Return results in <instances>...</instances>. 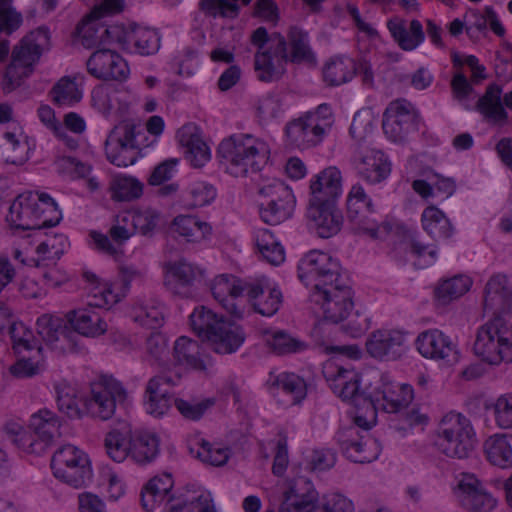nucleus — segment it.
Returning <instances> with one entry per match:
<instances>
[{"label": "nucleus", "mask_w": 512, "mask_h": 512, "mask_svg": "<svg viewBox=\"0 0 512 512\" xmlns=\"http://www.w3.org/2000/svg\"><path fill=\"white\" fill-rule=\"evenodd\" d=\"M297 269L298 278L305 285L318 281L309 300L321 307L325 320L337 324L349 317L354 306V294L348 281L342 277L336 258H300Z\"/></svg>", "instance_id": "f257e3e1"}, {"label": "nucleus", "mask_w": 512, "mask_h": 512, "mask_svg": "<svg viewBox=\"0 0 512 512\" xmlns=\"http://www.w3.org/2000/svg\"><path fill=\"white\" fill-rule=\"evenodd\" d=\"M373 116L370 111L357 112L350 126V134L356 142L353 165L359 177L370 184L385 180L391 172V164L381 150L371 145Z\"/></svg>", "instance_id": "f03ea898"}, {"label": "nucleus", "mask_w": 512, "mask_h": 512, "mask_svg": "<svg viewBox=\"0 0 512 512\" xmlns=\"http://www.w3.org/2000/svg\"><path fill=\"white\" fill-rule=\"evenodd\" d=\"M218 154L226 171L234 177H246L259 172L268 162L269 145L246 133L234 134L221 141Z\"/></svg>", "instance_id": "7ed1b4c3"}, {"label": "nucleus", "mask_w": 512, "mask_h": 512, "mask_svg": "<svg viewBox=\"0 0 512 512\" xmlns=\"http://www.w3.org/2000/svg\"><path fill=\"white\" fill-rule=\"evenodd\" d=\"M475 355L490 365L512 361V325L495 316L479 327L473 345Z\"/></svg>", "instance_id": "20e7f679"}, {"label": "nucleus", "mask_w": 512, "mask_h": 512, "mask_svg": "<svg viewBox=\"0 0 512 512\" xmlns=\"http://www.w3.org/2000/svg\"><path fill=\"white\" fill-rule=\"evenodd\" d=\"M476 435L468 418L461 414L449 413L439 423L436 446L449 458L465 459L473 452Z\"/></svg>", "instance_id": "39448f33"}, {"label": "nucleus", "mask_w": 512, "mask_h": 512, "mask_svg": "<svg viewBox=\"0 0 512 512\" xmlns=\"http://www.w3.org/2000/svg\"><path fill=\"white\" fill-rule=\"evenodd\" d=\"M145 133L140 126L131 121H121L109 132L105 140V155L107 160L117 167L133 165L142 146Z\"/></svg>", "instance_id": "423d86ee"}, {"label": "nucleus", "mask_w": 512, "mask_h": 512, "mask_svg": "<svg viewBox=\"0 0 512 512\" xmlns=\"http://www.w3.org/2000/svg\"><path fill=\"white\" fill-rule=\"evenodd\" d=\"M332 124L328 106L320 105L316 112L287 123L285 133L290 143L299 149H307L319 144Z\"/></svg>", "instance_id": "0eeeda50"}, {"label": "nucleus", "mask_w": 512, "mask_h": 512, "mask_svg": "<svg viewBox=\"0 0 512 512\" xmlns=\"http://www.w3.org/2000/svg\"><path fill=\"white\" fill-rule=\"evenodd\" d=\"M261 219L269 225H278L289 219L295 209L296 199L292 190L280 180H272L259 188Z\"/></svg>", "instance_id": "6e6552de"}, {"label": "nucleus", "mask_w": 512, "mask_h": 512, "mask_svg": "<svg viewBox=\"0 0 512 512\" xmlns=\"http://www.w3.org/2000/svg\"><path fill=\"white\" fill-rule=\"evenodd\" d=\"M51 468L57 479L75 488L84 486L92 475L86 453L70 444L53 454Z\"/></svg>", "instance_id": "1a4fd4ad"}, {"label": "nucleus", "mask_w": 512, "mask_h": 512, "mask_svg": "<svg viewBox=\"0 0 512 512\" xmlns=\"http://www.w3.org/2000/svg\"><path fill=\"white\" fill-rule=\"evenodd\" d=\"M323 374L331 390L343 401L357 408H375L374 400L360 390V376L354 369L329 361L323 367Z\"/></svg>", "instance_id": "9d476101"}, {"label": "nucleus", "mask_w": 512, "mask_h": 512, "mask_svg": "<svg viewBox=\"0 0 512 512\" xmlns=\"http://www.w3.org/2000/svg\"><path fill=\"white\" fill-rule=\"evenodd\" d=\"M164 285L182 298L192 297L195 287L207 279L206 269L190 261L176 258L164 263Z\"/></svg>", "instance_id": "9b49d317"}, {"label": "nucleus", "mask_w": 512, "mask_h": 512, "mask_svg": "<svg viewBox=\"0 0 512 512\" xmlns=\"http://www.w3.org/2000/svg\"><path fill=\"white\" fill-rule=\"evenodd\" d=\"M37 200L39 198L36 197L33 191L20 194L10 206L7 221L15 228L22 230H39L58 225L62 219V212L45 207L49 219H45L43 222L39 216L40 214L35 212Z\"/></svg>", "instance_id": "f8f14e48"}, {"label": "nucleus", "mask_w": 512, "mask_h": 512, "mask_svg": "<svg viewBox=\"0 0 512 512\" xmlns=\"http://www.w3.org/2000/svg\"><path fill=\"white\" fill-rule=\"evenodd\" d=\"M125 399L126 391L122 384L111 376H102L91 384L85 407L92 417L108 420L114 415L117 403Z\"/></svg>", "instance_id": "ddd939ff"}, {"label": "nucleus", "mask_w": 512, "mask_h": 512, "mask_svg": "<svg viewBox=\"0 0 512 512\" xmlns=\"http://www.w3.org/2000/svg\"><path fill=\"white\" fill-rule=\"evenodd\" d=\"M289 61L286 39L280 33H272L271 48L255 53L254 68L261 81L278 79L285 71Z\"/></svg>", "instance_id": "4468645a"}, {"label": "nucleus", "mask_w": 512, "mask_h": 512, "mask_svg": "<svg viewBox=\"0 0 512 512\" xmlns=\"http://www.w3.org/2000/svg\"><path fill=\"white\" fill-rule=\"evenodd\" d=\"M417 119L418 113L410 102L395 100L384 112L383 131L392 141H403L410 132L417 130Z\"/></svg>", "instance_id": "2eb2a0df"}, {"label": "nucleus", "mask_w": 512, "mask_h": 512, "mask_svg": "<svg viewBox=\"0 0 512 512\" xmlns=\"http://www.w3.org/2000/svg\"><path fill=\"white\" fill-rule=\"evenodd\" d=\"M181 379L179 372H173L170 368L163 367L159 374L152 377L146 386V410L149 414L159 417L170 408L172 395L167 387L176 386Z\"/></svg>", "instance_id": "dca6fc26"}, {"label": "nucleus", "mask_w": 512, "mask_h": 512, "mask_svg": "<svg viewBox=\"0 0 512 512\" xmlns=\"http://www.w3.org/2000/svg\"><path fill=\"white\" fill-rule=\"evenodd\" d=\"M338 444L343 453L356 463H368L376 460L380 454V445L368 433L361 435L358 427H348L338 432Z\"/></svg>", "instance_id": "f3484780"}, {"label": "nucleus", "mask_w": 512, "mask_h": 512, "mask_svg": "<svg viewBox=\"0 0 512 512\" xmlns=\"http://www.w3.org/2000/svg\"><path fill=\"white\" fill-rule=\"evenodd\" d=\"M60 421L58 417L48 409H41L33 414L30 419L28 436L23 439L30 454H42L51 445L54 438L59 435Z\"/></svg>", "instance_id": "a211bd4d"}, {"label": "nucleus", "mask_w": 512, "mask_h": 512, "mask_svg": "<svg viewBox=\"0 0 512 512\" xmlns=\"http://www.w3.org/2000/svg\"><path fill=\"white\" fill-rule=\"evenodd\" d=\"M88 73L101 80L125 81L129 76L127 62L110 48L94 51L86 62Z\"/></svg>", "instance_id": "6ab92c4d"}, {"label": "nucleus", "mask_w": 512, "mask_h": 512, "mask_svg": "<svg viewBox=\"0 0 512 512\" xmlns=\"http://www.w3.org/2000/svg\"><path fill=\"white\" fill-rule=\"evenodd\" d=\"M505 108L512 110V90L503 95L502 87L495 83L487 86L485 93L476 103V109L484 120L499 127L508 122V113Z\"/></svg>", "instance_id": "aec40b11"}, {"label": "nucleus", "mask_w": 512, "mask_h": 512, "mask_svg": "<svg viewBox=\"0 0 512 512\" xmlns=\"http://www.w3.org/2000/svg\"><path fill=\"white\" fill-rule=\"evenodd\" d=\"M318 492L310 480L305 477L296 478L284 493V500L279 512H315Z\"/></svg>", "instance_id": "412c9836"}, {"label": "nucleus", "mask_w": 512, "mask_h": 512, "mask_svg": "<svg viewBox=\"0 0 512 512\" xmlns=\"http://www.w3.org/2000/svg\"><path fill=\"white\" fill-rule=\"evenodd\" d=\"M248 283L234 275L221 274L211 286L213 297L232 315L241 318L244 307L236 303V299L247 289Z\"/></svg>", "instance_id": "4be33fe9"}, {"label": "nucleus", "mask_w": 512, "mask_h": 512, "mask_svg": "<svg viewBox=\"0 0 512 512\" xmlns=\"http://www.w3.org/2000/svg\"><path fill=\"white\" fill-rule=\"evenodd\" d=\"M341 193V172L334 166L327 167L311 179L309 204L335 203Z\"/></svg>", "instance_id": "5701e85b"}, {"label": "nucleus", "mask_w": 512, "mask_h": 512, "mask_svg": "<svg viewBox=\"0 0 512 512\" xmlns=\"http://www.w3.org/2000/svg\"><path fill=\"white\" fill-rule=\"evenodd\" d=\"M306 215L309 226L321 238H330L341 230L343 216L335 203L309 204Z\"/></svg>", "instance_id": "b1692460"}, {"label": "nucleus", "mask_w": 512, "mask_h": 512, "mask_svg": "<svg viewBox=\"0 0 512 512\" xmlns=\"http://www.w3.org/2000/svg\"><path fill=\"white\" fill-rule=\"evenodd\" d=\"M405 335L398 330L382 329L371 333L367 342V352L376 359L395 360L404 350Z\"/></svg>", "instance_id": "393cba45"}, {"label": "nucleus", "mask_w": 512, "mask_h": 512, "mask_svg": "<svg viewBox=\"0 0 512 512\" xmlns=\"http://www.w3.org/2000/svg\"><path fill=\"white\" fill-rule=\"evenodd\" d=\"M246 291L248 301L254 311L263 316L274 315L282 304L281 291L271 286L264 278L254 283H248Z\"/></svg>", "instance_id": "a878e982"}, {"label": "nucleus", "mask_w": 512, "mask_h": 512, "mask_svg": "<svg viewBox=\"0 0 512 512\" xmlns=\"http://www.w3.org/2000/svg\"><path fill=\"white\" fill-rule=\"evenodd\" d=\"M458 486L462 493L461 503L468 511L491 512L495 509L497 500L473 475H464Z\"/></svg>", "instance_id": "bb28decb"}, {"label": "nucleus", "mask_w": 512, "mask_h": 512, "mask_svg": "<svg viewBox=\"0 0 512 512\" xmlns=\"http://www.w3.org/2000/svg\"><path fill=\"white\" fill-rule=\"evenodd\" d=\"M419 353L430 359L456 360L457 350L454 343L437 329L420 333L416 339Z\"/></svg>", "instance_id": "cd10ccee"}, {"label": "nucleus", "mask_w": 512, "mask_h": 512, "mask_svg": "<svg viewBox=\"0 0 512 512\" xmlns=\"http://www.w3.org/2000/svg\"><path fill=\"white\" fill-rule=\"evenodd\" d=\"M50 43L49 31L40 27L31 31L22 38L12 51V59L28 68L40 58L43 50L48 49Z\"/></svg>", "instance_id": "c85d7f7f"}, {"label": "nucleus", "mask_w": 512, "mask_h": 512, "mask_svg": "<svg viewBox=\"0 0 512 512\" xmlns=\"http://www.w3.org/2000/svg\"><path fill=\"white\" fill-rule=\"evenodd\" d=\"M245 338L246 335L241 326L224 319L209 336L207 342L215 353L226 355L236 352Z\"/></svg>", "instance_id": "c756f323"}, {"label": "nucleus", "mask_w": 512, "mask_h": 512, "mask_svg": "<svg viewBox=\"0 0 512 512\" xmlns=\"http://www.w3.org/2000/svg\"><path fill=\"white\" fill-rule=\"evenodd\" d=\"M387 28L399 47L405 51L414 50L425 39L423 26L416 19L407 25L406 20L394 17L387 22Z\"/></svg>", "instance_id": "7c9ffc66"}, {"label": "nucleus", "mask_w": 512, "mask_h": 512, "mask_svg": "<svg viewBox=\"0 0 512 512\" xmlns=\"http://www.w3.org/2000/svg\"><path fill=\"white\" fill-rule=\"evenodd\" d=\"M413 389L408 384L383 382L377 393L376 402L388 413H396L407 408L413 401Z\"/></svg>", "instance_id": "2f4dec72"}, {"label": "nucleus", "mask_w": 512, "mask_h": 512, "mask_svg": "<svg viewBox=\"0 0 512 512\" xmlns=\"http://www.w3.org/2000/svg\"><path fill=\"white\" fill-rule=\"evenodd\" d=\"M91 307L71 310L66 314V319L79 334L97 337L107 331L108 325L99 313L91 309Z\"/></svg>", "instance_id": "473e14b6"}, {"label": "nucleus", "mask_w": 512, "mask_h": 512, "mask_svg": "<svg viewBox=\"0 0 512 512\" xmlns=\"http://www.w3.org/2000/svg\"><path fill=\"white\" fill-rule=\"evenodd\" d=\"M173 359L186 369L205 371L204 353L198 341L186 336L179 337L173 347Z\"/></svg>", "instance_id": "72a5a7b5"}, {"label": "nucleus", "mask_w": 512, "mask_h": 512, "mask_svg": "<svg viewBox=\"0 0 512 512\" xmlns=\"http://www.w3.org/2000/svg\"><path fill=\"white\" fill-rule=\"evenodd\" d=\"M267 384L275 396L279 394V391L288 395L290 398L288 401L292 405L300 403L306 397L305 381L293 373L270 375Z\"/></svg>", "instance_id": "f704fd0d"}, {"label": "nucleus", "mask_w": 512, "mask_h": 512, "mask_svg": "<svg viewBox=\"0 0 512 512\" xmlns=\"http://www.w3.org/2000/svg\"><path fill=\"white\" fill-rule=\"evenodd\" d=\"M159 438L148 432H132L130 458L138 464L151 463L159 454Z\"/></svg>", "instance_id": "c9c22d12"}, {"label": "nucleus", "mask_w": 512, "mask_h": 512, "mask_svg": "<svg viewBox=\"0 0 512 512\" xmlns=\"http://www.w3.org/2000/svg\"><path fill=\"white\" fill-rule=\"evenodd\" d=\"M487 460L494 466L509 468L512 466V437L507 434H495L484 442Z\"/></svg>", "instance_id": "e433bc0d"}, {"label": "nucleus", "mask_w": 512, "mask_h": 512, "mask_svg": "<svg viewBox=\"0 0 512 512\" xmlns=\"http://www.w3.org/2000/svg\"><path fill=\"white\" fill-rule=\"evenodd\" d=\"M421 226L433 239H447L454 232L449 218L435 205H429L423 210Z\"/></svg>", "instance_id": "4c0bfd02"}, {"label": "nucleus", "mask_w": 512, "mask_h": 512, "mask_svg": "<svg viewBox=\"0 0 512 512\" xmlns=\"http://www.w3.org/2000/svg\"><path fill=\"white\" fill-rule=\"evenodd\" d=\"M357 73V63L347 56L331 58L323 68V79L329 86L349 82Z\"/></svg>", "instance_id": "58836bf2"}, {"label": "nucleus", "mask_w": 512, "mask_h": 512, "mask_svg": "<svg viewBox=\"0 0 512 512\" xmlns=\"http://www.w3.org/2000/svg\"><path fill=\"white\" fill-rule=\"evenodd\" d=\"M82 276L91 285L88 294V306L109 308L119 301V297L113 291L112 286L108 283H102L94 272L84 270Z\"/></svg>", "instance_id": "ea45409f"}, {"label": "nucleus", "mask_w": 512, "mask_h": 512, "mask_svg": "<svg viewBox=\"0 0 512 512\" xmlns=\"http://www.w3.org/2000/svg\"><path fill=\"white\" fill-rule=\"evenodd\" d=\"M131 428L124 424L112 429L105 436L104 446L108 456L115 462H123L130 457Z\"/></svg>", "instance_id": "a19ab883"}, {"label": "nucleus", "mask_w": 512, "mask_h": 512, "mask_svg": "<svg viewBox=\"0 0 512 512\" xmlns=\"http://www.w3.org/2000/svg\"><path fill=\"white\" fill-rule=\"evenodd\" d=\"M83 76H64L58 80L51 90L52 100L57 105H72L82 99L80 85Z\"/></svg>", "instance_id": "79ce46f5"}, {"label": "nucleus", "mask_w": 512, "mask_h": 512, "mask_svg": "<svg viewBox=\"0 0 512 512\" xmlns=\"http://www.w3.org/2000/svg\"><path fill=\"white\" fill-rule=\"evenodd\" d=\"M510 289L505 275H495L487 282L484 291L485 309H505L510 300Z\"/></svg>", "instance_id": "37998d69"}, {"label": "nucleus", "mask_w": 512, "mask_h": 512, "mask_svg": "<svg viewBox=\"0 0 512 512\" xmlns=\"http://www.w3.org/2000/svg\"><path fill=\"white\" fill-rule=\"evenodd\" d=\"M189 319L192 330L198 337L206 341L224 320L223 317H219L204 306L195 308Z\"/></svg>", "instance_id": "c03bdc74"}, {"label": "nucleus", "mask_w": 512, "mask_h": 512, "mask_svg": "<svg viewBox=\"0 0 512 512\" xmlns=\"http://www.w3.org/2000/svg\"><path fill=\"white\" fill-rule=\"evenodd\" d=\"M173 229L189 242H198L211 233V226L193 216L180 215L173 220Z\"/></svg>", "instance_id": "a18cd8bd"}, {"label": "nucleus", "mask_w": 512, "mask_h": 512, "mask_svg": "<svg viewBox=\"0 0 512 512\" xmlns=\"http://www.w3.org/2000/svg\"><path fill=\"white\" fill-rule=\"evenodd\" d=\"M472 280L464 275H457L441 282L434 291L436 300L441 305L463 296L471 287Z\"/></svg>", "instance_id": "49530a36"}, {"label": "nucleus", "mask_w": 512, "mask_h": 512, "mask_svg": "<svg viewBox=\"0 0 512 512\" xmlns=\"http://www.w3.org/2000/svg\"><path fill=\"white\" fill-rule=\"evenodd\" d=\"M180 142L186 148L185 157L194 167H202L210 159V149L197 134L187 133L180 135Z\"/></svg>", "instance_id": "de8ad7c7"}, {"label": "nucleus", "mask_w": 512, "mask_h": 512, "mask_svg": "<svg viewBox=\"0 0 512 512\" xmlns=\"http://www.w3.org/2000/svg\"><path fill=\"white\" fill-rule=\"evenodd\" d=\"M159 213L151 208L137 209L122 217V222L130 223L133 231L141 235H151L159 221Z\"/></svg>", "instance_id": "09e8293b"}, {"label": "nucleus", "mask_w": 512, "mask_h": 512, "mask_svg": "<svg viewBox=\"0 0 512 512\" xmlns=\"http://www.w3.org/2000/svg\"><path fill=\"white\" fill-rule=\"evenodd\" d=\"M128 45L133 44L142 55H150L158 51L160 38L153 29L135 27L128 31Z\"/></svg>", "instance_id": "8fccbe9b"}, {"label": "nucleus", "mask_w": 512, "mask_h": 512, "mask_svg": "<svg viewBox=\"0 0 512 512\" xmlns=\"http://www.w3.org/2000/svg\"><path fill=\"white\" fill-rule=\"evenodd\" d=\"M101 18H94L90 14L78 25L77 33L81 44L88 49L102 48V31L104 24L99 22Z\"/></svg>", "instance_id": "3c124183"}, {"label": "nucleus", "mask_w": 512, "mask_h": 512, "mask_svg": "<svg viewBox=\"0 0 512 512\" xmlns=\"http://www.w3.org/2000/svg\"><path fill=\"white\" fill-rule=\"evenodd\" d=\"M289 44L291 52L289 53V61L302 62L313 59V53L309 45L308 33L299 27H291L288 32Z\"/></svg>", "instance_id": "603ef678"}, {"label": "nucleus", "mask_w": 512, "mask_h": 512, "mask_svg": "<svg viewBox=\"0 0 512 512\" xmlns=\"http://www.w3.org/2000/svg\"><path fill=\"white\" fill-rule=\"evenodd\" d=\"M215 197L216 190L212 185L205 182H195L183 194V202L188 208H198L211 203Z\"/></svg>", "instance_id": "864d4df0"}, {"label": "nucleus", "mask_w": 512, "mask_h": 512, "mask_svg": "<svg viewBox=\"0 0 512 512\" xmlns=\"http://www.w3.org/2000/svg\"><path fill=\"white\" fill-rule=\"evenodd\" d=\"M8 332L12 341V347L16 353L34 348L37 349L38 353L41 352L42 348L38 346L33 332L24 323L18 321L11 323Z\"/></svg>", "instance_id": "5fc2aeb1"}, {"label": "nucleus", "mask_w": 512, "mask_h": 512, "mask_svg": "<svg viewBox=\"0 0 512 512\" xmlns=\"http://www.w3.org/2000/svg\"><path fill=\"white\" fill-rule=\"evenodd\" d=\"M111 190L113 199L131 201L143 194V184L133 177H119L113 181Z\"/></svg>", "instance_id": "6e6d98bb"}, {"label": "nucleus", "mask_w": 512, "mask_h": 512, "mask_svg": "<svg viewBox=\"0 0 512 512\" xmlns=\"http://www.w3.org/2000/svg\"><path fill=\"white\" fill-rule=\"evenodd\" d=\"M370 212H374L371 199L368 198L361 185H353L347 197V216L349 220L359 218L361 214Z\"/></svg>", "instance_id": "4d7b16f0"}, {"label": "nucleus", "mask_w": 512, "mask_h": 512, "mask_svg": "<svg viewBox=\"0 0 512 512\" xmlns=\"http://www.w3.org/2000/svg\"><path fill=\"white\" fill-rule=\"evenodd\" d=\"M36 327L38 335L47 344L57 342L61 336L63 337V340H66V335L59 318L44 314L38 318Z\"/></svg>", "instance_id": "13d9d810"}, {"label": "nucleus", "mask_w": 512, "mask_h": 512, "mask_svg": "<svg viewBox=\"0 0 512 512\" xmlns=\"http://www.w3.org/2000/svg\"><path fill=\"white\" fill-rule=\"evenodd\" d=\"M372 215L373 212L363 213L359 218L351 219L350 221L371 238L382 240L390 234L392 231V225L387 221L377 224L376 221L372 219Z\"/></svg>", "instance_id": "bf43d9fd"}, {"label": "nucleus", "mask_w": 512, "mask_h": 512, "mask_svg": "<svg viewBox=\"0 0 512 512\" xmlns=\"http://www.w3.org/2000/svg\"><path fill=\"white\" fill-rule=\"evenodd\" d=\"M200 10L211 17L235 18L239 14V5L228 0H201Z\"/></svg>", "instance_id": "052dcab7"}, {"label": "nucleus", "mask_w": 512, "mask_h": 512, "mask_svg": "<svg viewBox=\"0 0 512 512\" xmlns=\"http://www.w3.org/2000/svg\"><path fill=\"white\" fill-rule=\"evenodd\" d=\"M32 72L31 68H28L20 63H16L12 59L10 65L6 68L2 88L5 93H10L22 84V81L27 78Z\"/></svg>", "instance_id": "680f3d73"}, {"label": "nucleus", "mask_w": 512, "mask_h": 512, "mask_svg": "<svg viewBox=\"0 0 512 512\" xmlns=\"http://www.w3.org/2000/svg\"><path fill=\"white\" fill-rule=\"evenodd\" d=\"M173 487V480L169 474H163L152 478L145 488L148 490L146 497L152 498L153 501H159V503L169 502L172 498H167L169 492Z\"/></svg>", "instance_id": "e2e57ef3"}, {"label": "nucleus", "mask_w": 512, "mask_h": 512, "mask_svg": "<svg viewBox=\"0 0 512 512\" xmlns=\"http://www.w3.org/2000/svg\"><path fill=\"white\" fill-rule=\"evenodd\" d=\"M57 406L60 412L71 419L82 417V410L79 407L75 392L71 388L57 389Z\"/></svg>", "instance_id": "0e129e2a"}, {"label": "nucleus", "mask_w": 512, "mask_h": 512, "mask_svg": "<svg viewBox=\"0 0 512 512\" xmlns=\"http://www.w3.org/2000/svg\"><path fill=\"white\" fill-rule=\"evenodd\" d=\"M197 457L212 466H222L227 463L230 451L228 448L215 446L203 441L200 449L197 451Z\"/></svg>", "instance_id": "69168bd1"}, {"label": "nucleus", "mask_w": 512, "mask_h": 512, "mask_svg": "<svg viewBox=\"0 0 512 512\" xmlns=\"http://www.w3.org/2000/svg\"><path fill=\"white\" fill-rule=\"evenodd\" d=\"M353 504L340 494H330L317 500L315 512H352Z\"/></svg>", "instance_id": "338daca9"}, {"label": "nucleus", "mask_w": 512, "mask_h": 512, "mask_svg": "<svg viewBox=\"0 0 512 512\" xmlns=\"http://www.w3.org/2000/svg\"><path fill=\"white\" fill-rule=\"evenodd\" d=\"M494 415L500 428H512V395H502L496 400Z\"/></svg>", "instance_id": "774afa93"}]
</instances>
